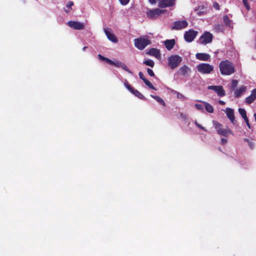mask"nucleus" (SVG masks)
Listing matches in <instances>:
<instances>
[{
	"mask_svg": "<svg viewBox=\"0 0 256 256\" xmlns=\"http://www.w3.org/2000/svg\"><path fill=\"white\" fill-rule=\"evenodd\" d=\"M212 124L214 127L215 128L218 134L227 136L228 134H232V132L230 128H223L222 126L218 122L213 120Z\"/></svg>",
	"mask_w": 256,
	"mask_h": 256,
	"instance_id": "nucleus-4",
	"label": "nucleus"
},
{
	"mask_svg": "<svg viewBox=\"0 0 256 256\" xmlns=\"http://www.w3.org/2000/svg\"><path fill=\"white\" fill-rule=\"evenodd\" d=\"M182 60V58L178 55H172L168 58V66L172 69H174L180 64Z\"/></svg>",
	"mask_w": 256,
	"mask_h": 256,
	"instance_id": "nucleus-3",
	"label": "nucleus"
},
{
	"mask_svg": "<svg viewBox=\"0 0 256 256\" xmlns=\"http://www.w3.org/2000/svg\"><path fill=\"white\" fill-rule=\"evenodd\" d=\"M138 75L140 78L144 81V80H146V78H144V74L142 72H140L138 73Z\"/></svg>",
	"mask_w": 256,
	"mask_h": 256,
	"instance_id": "nucleus-39",
	"label": "nucleus"
},
{
	"mask_svg": "<svg viewBox=\"0 0 256 256\" xmlns=\"http://www.w3.org/2000/svg\"><path fill=\"white\" fill-rule=\"evenodd\" d=\"M194 124H195L196 126L199 128H200L203 130H204L206 132V130L204 127H203L202 125L199 124L196 121L194 122Z\"/></svg>",
	"mask_w": 256,
	"mask_h": 256,
	"instance_id": "nucleus-33",
	"label": "nucleus"
},
{
	"mask_svg": "<svg viewBox=\"0 0 256 256\" xmlns=\"http://www.w3.org/2000/svg\"><path fill=\"white\" fill-rule=\"evenodd\" d=\"M242 0V2H243L245 6L246 9L248 10H249L250 9V6L248 4V0Z\"/></svg>",
	"mask_w": 256,
	"mask_h": 256,
	"instance_id": "nucleus-34",
	"label": "nucleus"
},
{
	"mask_svg": "<svg viewBox=\"0 0 256 256\" xmlns=\"http://www.w3.org/2000/svg\"><path fill=\"white\" fill-rule=\"evenodd\" d=\"M175 44L174 40H166L164 42V45L168 50L172 49Z\"/></svg>",
	"mask_w": 256,
	"mask_h": 256,
	"instance_id": "nucleus-20",
	"label": "nucleus"
},
{
	"mask_svg": "<svg viewBox=\"0 0 256 256\" xmlns=\"http://www.w3.org/2000/svg\"><path fill=\"white\" fill-rule=\"evenodd\" d=\"M104 32L108 38L111 42L116 43L118 42V38L116 37L110 28H104Z\"/></svg>",
	"mask_w": 256,
	"mask_h": 256,
	"instance_id": "nucleus-14",
	"label": "nucleus"
},
{
	"mask_svg": "<svg viewBox=\"0 0 256 256\" xmlns=\"http://www.w3.org/2000/svg\"><path fill=\"white\" fill-rule=\"evenodd\" d=\"M98 58L100 60H105L107 62H108V60H110L109 58H105L103 56H102V55L100 54H98Z\"/></svg>",
	"mask_w": 256,
	"mask_h": 256,
	"instance_id": "nucleus-37",
	"label": "nucleus"
},
{
	"mask_svg": "<svg viewBox=\"0 0 256 256\" xmlns=\"http://www.w3.org/2000/svg\"><path fill=\"white\" fill-rule=\"evenodd\" d=\"M249 145H250V146L251 148H252V144L250 142H249Z\"/></svg>",
	"mask_w": 256,
	"mask_h": 256,
	"instance_id": "nucleus-48",
	"label": "nucleus"
},
{
	"mask_svg": "<svg viewBox=\"0 0 256 256\" xmlns=\"http://www.w3.org/2000/svg\"><path fill=\"white\" fill-rule=\"evenodd\" d=\"M212 40V35L209 32H206L199 38V42L201 44H206L210 43Z\"/></svg>",
	"mask_w": 256,
	"mask_h": 256,
	"instance_id": "nucleus-6",
	"label": "nucleus"
},
{
	"mask_svg": "<svg viewBox=\"0 0 256 256\" xmlns=\"http://www.w3.org/2000/svg\"><path fill=\"white\" fill-rule=\"evenodd\" d=\"M65 12H66V13H69V12H70L69 8L65 9Z\"/></svg>",
	"mask_w": 256,
	"mask_h": 256,
	"instance_id": "nucleus-45",
	"label": "nucleus"
},
{
	"mask_svg": "<svg viewBox=\"0 0 256 256\" xmlns=\"http://www.w3.org/2000/svg\"><path fill=\"white\" fill-rule=\"evenodd\" d=\"M256 98V88L253 90L251 94L246 98V102L250 104L252 103Z\"/></svg>",
	"mask_w": 256,
	"mask_h": 256,
	"instance_id": "nucleus-18",
	"label": "nucleus"
},
{
	"mask_svg": "<svg viewBox=\"0 0 256 256\" xmlns=\"http://www.w3.org/2000/svg\"><path fill=\"white\" fill-rule=\"evenodd\" d=\"M151 4H154L156 3V0H148Z\"/></svg>",
	"mask_w": 256,
	"mask_h": 256,
	"instance_id": "nucleus-43",
	"label": "nucleus"
},
{
	"mask_svg": "<svg viewBox=\"0 0 256 256\" xmlns=\"http://www.w3.org/2000/svg\"><path fill=\"white\" fill-rule=\"evenodd\" d=\"M218 102L222 105H224L225 104V102L222 100H219Z\"/></svg>",
	"mask_w": 256,
	"mask_h": 256,
	"instance_id": "nucleus-44",
	"label": "nucleus"
},
{
	"mask_svg": "<svg viewBox=\"0 0 256 256\" xmlns=\"http://www.w3.org/2000/svg\"><path fill=\"white\" fill-rule=\"evenodd\" d=\"M220 70L223 75L229 76L235 72L232 64L228 60H222L220 63Z\"/></svg>",
	"mask_w": 256,
	"mask_h": 256,
	"instance_id": "nucleus-1",
	"label": "nucleus"
},
{
	"mask_svg": "<svg viewBox=\"0 0 256 256\" xmlns=\"http://www.w3.org/2000/svg\"><path fill=\"white\" fill-rule=\"evenodd\" d=\"M194 106L198 110L202 111L204 110V106L202 104H194Z\"/></svg>",
	"mask_w": 256,
	"mask_h": 256,
	"instance_id": "nucleus-31",
	"label": "nucleus"
},
{
	"mask_svg": "<svg viewBox=\"0 0 256 256\" xmlns=\"http://www.w3.org/2000/svg\"><path fill=\"white\" fill-rule=\"evenodd\" d=\"M121 68L122 69H123L124 70L126 71L128 73L130 74H132V72L128 69V68L127 66L125 64H124V63L122 64V66H121Z\"/></svg>",
	"mask_w": 256,
	"mask_h": 256,
	"instance_id": "nucleus-29",
	"label": "nucleus"
},
{
	"mask_svg": "<svg viewBox=\"0 0 256 256\" xmlns=\"http://www.w3.org/2000/svg\"><path fill=\"white\" fill-rule=\"evenodd\" d=\"M227 142V140L224 138H221V144H225Z\"/></svg>",
	"mask_w": 256,
	"mask_h": 256,
	"instance_id": "nucleus-40",
	"label": "nucleus"
},
{
	"mask_svg": "<svg viewBox=\"0 0 256 256\" xmlns=\"http://www.w3.org/2000/svg\"><path fill=\"white\" fill-rule=\"evenodd\" d=\"M245 122H246V125L248 126V128H250V124H249V122H248V118H246V119H244Z\"/></svg>",
	"mask_w": 256,
	"mask_h": 256,
	"instance_id": "nucleus-41",
	"label": "nucleus"
},
{
	"mask_svg": "<svg viewBox=\"0 0 256 256\" xmlns=\"http://www.w3.org/2000/svg\"><path fill=\"white\" fill-rule=\"evenodd\" d=\"M120 4L122 6H126L128 4L130 0H118Z\"/></svg>",
	"mask_w": 256,
	"mask_h": 256,
	"instance_id": "nucleus-32",
	"label": "nucleus"
},
{
	"mask_svg": "<svg viewBox=\"0 0 256 256\" xmlns=\"http://www.w3.org/2000/svg\"><path fill=\"white\" fill-rule=\"evenodd\" d=\"M208 88L214 91L219 96L222 97L226 95V92L222 86H210Z\"/></svg>",
	"mask_w": 256,
	"mask_h": 256,
	"instance_id": "nucleus-7",
	"label": "nucleus"
},
{
	"mask_svg": "<svg viewBox=\"0 0 256 256\" xmlns=\"http://www.w3.org/2000/svg\"><path fill=\"white\" fill-rule=\"evenodd\" d=\"M147 54L154 56L157 58H159L160 57V50L158 49L152 48L150 49L147 52Z\"/></svg>",
	"mask_w": 256,
	"mask_h": 256,
	"instance_id": "nucleus-17",
	"label": "nucleus"
},
{
	"mask_svg": "<svg viewBox=\"0 0 256 256\" xmlns=\"http://www.w3.org/2000/svg\"><path fill=\"white\" fill-rule=\"evenodd\" d=\"M214 68L213 66L206 63H201L196 66L198 72L202 74H210L213 71Z\"/></svg>",
	"mask_w": 256,
	"mask_h": 256,
	"instance_id": "nucleus-5",
	"label": "nucleus"
},
{
	"mask_svg": "<svg viewBox=\"0 0 256 256\" xmlns=\"http://www.w3.org/2000/svg\"><path fill=\"white\" fill-rule=\"evenodd\" d=\"M238 84V81L236 80H232V85L233 88L236 86Z\"/></svg>",
	"mask_w": 256,
	"mask_h": 256,
	"instance_id": "nucleus-38",
	"label": "nucleus"
},
{
	"mask_svg": "<svg viewBox=\"0 0 256 256\" xmlns=\"http://www.w3.org/2000/svg\"><path fill=\"white\" fill-rule=\"evenodd\" d=\"M108 62L109 64L115 66H116L118 68H121V66H122V64H124L123 62H120V61L116 60L115 62H114L112 60H108Z\"/></svg>",
	"mask_w": 256,
	"mask_h": 256,
	"instance_id": "nucleus-24",
	"label": "nucleus"
},
{
	"mask_svg": "<svg viewBox=\"0 0 256 256\" xmlns=\"http://www.w3.org/2000/svg\"><path fill=\"white\" fill-rule=\"evenodd\" d=\"M151 42L148 36H143L134 40V45L139 50H143L150 44Z\"/></svg>",
	"mask_w": 256,
	"mask_h": 256,
	"instance_id": "nucleus-2",
	"label": "nucleus"
},
{
	"mask_svg": "<svg viewBox=\"0 0 256 256\" xmlns=\"http://www.w3.org/2000/svg\"><path fill=\"white\" fill-rule=\"evenodd\" d=\"M87 48H88V47H86V46H84V47L83 48L82 50H86V49Z\"/></svg>",
	"mask_w": 256,
	"mask_h": 256,
	"instance_id": "nucleus-46",
	"label": "nucleus"
},
{
	"mask_svg": "<svg viewBox=\"0 0 256 256\" xmlns=\"http://www.w3.org/2000/svg\"><path fill=\"white\" fill-rule=\"evenodd\" d=\"M190 68L185 65L182 66L179 70L180 73L183 76L190 72Z\"/></svg>",
	"mask_w": 256,
	"mask_h": 256,
	"instance_id": "nucleus-21",
	"label": "nucleus"
},
{
	"mask_svg": "<svg viewBox=\"0 0 256 256\" xmlns=\"http://www.w3.org/2000/svg\"><path fill=\"white\" fill-rule=\"evenodd\" d=\"M224 112L228 118L231 121V122L232 124H234L236 122V120L234 110L230 108H226Z\"/></svg>",
	"mask_w": 256,
	"mask_h": 256,
	"instance_id": "nucleus-15",
	"label": "nucleus"
},
{
	"mask_svg": "<svg viewBox=\"0 0 256 256\" xmlns=\"http://www.w3.org/2000/svg\"><path fill=\"white\" fill-rule=\"evenodd\" d=\"M174 94H176V97L178 98L182 99V100H184L186 98L185 96L184 95H182V94H180L178 92H177L176 91H174Z\"/></svg>",
	"mask_w": 256,
	"mask_h": 256,
	"instance_id": "nucleus-30",
	"label": "nucleus"
},
{
	"mask_svg": "<svg viewBox=\"0 0 256 256\" xmlns=\"http://www.w3.org/2000/svg\"><path fill=\"white\" fill-rule=\"evenodd\" d=\"M196 57L198 60L204 61H208L210 60V56L206 53H198L196 55Z\"/></svg>",
	"mask_w": 256,
	"mask_h": 256,
	"instance_id": "nucleus-16",
	"label": "nucleus"
},
{
	"mask_svg": "<svg viewBox=\"0 0 256 256\" xmlns=\"http://www.w3.org/2000/svg\"><path fill=\"white\" fill-rule=\"evenodd\" d=\"M164 12V10H161L159 8H156L153 10H148L146 14L148 18H156L163 13Z\"/></svg>",
	"mask_w": 256,
	"mask_h": 256,
	"instance_id": "nucleus-9",
	"label": "nucleus"
},
{
	"mask_svg": "<svg viewBox=\"0 0 256 256\" xmlns=\"http://www.w3.org/2000/svg\"><path fill=\"white\" fill-rule=\"evenodd\" d=\"M246 90V87L245 86H242L236 90L234 94L235 96L237 98L240 97L243 93Z\"/></svg>",
	"mask_w": 256,
	"mask_h": 256,
	"instance_id": "nucleus-19",
	"label": "nucleus"
},
{
	"mask_svg": "<svg viewBox=\"0 0 256 256\" xmlns=\"http://www.w3.org/2000/svg\"><path fill=\"white\" fill-rule=\"evenodd\" d=\"M144 64L146 66H148L152 68H153L154 65V62L151 60H147L144 61Z\"/></svg>",
	"mask_w": 256,
	"mask_h": 256,
	"instance_id": "nucleus-27",
	"label": "nucleus"
},
{
	"mask_svg": "<svg viewBox=\"0 0 256 256\" xmlns=\"http://www.w3.org/2000/svg\"><path fill=\"white\" fill-rule=\"evenodd\" d=\"M124 85L126 88L135 96L140 99H143L144 98V96L138 90H134L128 84L126 80H124Z\"/></svg>",
	"mask_w": 256,
	"mask_h": 256,
	"instance_id": "nucleus-8",
	"label": "nucleus"
},
{
	"mask_svg": "<svg viewBox=\"0 0 256 256\" xmlns=\"http://www.w3.org/2000/svg\"><path fill=\"white\" fill-rule=\"evenodd\" d=\"M147 72L148 73V74L151 76H154V72L152 71V70L148 68H147Z\"/></svg>",
	"mask_w": 256,
	"mask_h": 256,
	"instance_id": "nucleus-35",
	"label": "nucleus"
},
{
	"mask_svg": "<svg viewBox=\"0 0 256 256\" xmlns=\"http://www.w3.org/2000/svg\"><path fill=\"white\" fill-rule=\"evenodd\" d=\"M174 0H157L158 6L162 8L172 6L174 4Z\"/></svg>",
	"mask_w": 256,
	"mask_h": 256,
	"instance_id": "nucleus-11",
	"label": "nucleus"
},
{
	"mask_svg": "<svg viewBox=\"0 0 256 256\" xmlns=\"http://www.w3.org/2000/svg\"><path fill=\"white\" fill-rule=\"evenodd\" d=\"M214 6L217 10H219V5L218 3H214Z\"/></svg>",
	"mask_w": 256,
	"mask_h": 256,
	"instance_id": "nucleus-42",
	"label": "nucleus"
},
{
	"mask_svg": "<svg viewBox=\"0 0 256 256\" xmlns=\"http://www.w3.org/2000/svg\"><path fill=\"white\" fill-rule=\"evenodd\" d=\"M74 5V2L72 1H68L66 5L68 8H71L72 6Z\"/></svg>",
	"mask_w": 256,
	"mask_h": 256,
	"instance_id": "nucleus-36",
	"label": "nucleus"
},
{
	"mask_svg": "<svg viewBox=\"0 0 256 256\" xmlns=\"http://www.w3.org/2000/svg\"><path fill=\"white\" fill-rule=\"evenodd\" d=\"M238 112L244 119H246V118H248L246 116V111L244 109L240 108L238 109Z\"/></svg>",
	"mask_w": 256,
	"mask_h": 256,
	"instance_id": "nucleus-26",
	"label": "nucleus"
},
{
	"mask_svg": "<svg viewBox=\"0 0 256 256\" xmlns=\"http://www.w3.org/2000/svg\"><path fill=\"white\" fill-rule=\"evenodd\" d=\"M200 102H202L206 110L209 113H212L214 112V108L210 104L204 102V101H200Z\"/></svg>",
	"mask_w": 256,
	"mask_h": 256,
	"instance_id": "nucleus-22",
	"label": "nucleus"
},
{
	"mask_svg": "<svg viewBox=\"0 0 256 256\" xmlns=\"http://www.w3.org/2000/svg\"><path fill=\"white\" fill-rule=\"evenodd\" d=\"M150 96L155 99L159 104L165 106V102L160 97L151 94Z\"/></svg>",
	"mask_w": 256,
	"mask_h": 256,
	"instance_id": "nucleus-25",
	"label": "nucleus"
},
{
	"mask_svg": "<svg viewBox=\"0 0 256 256\" xmlns=\"http://www.w3.org/2000/svg\"><path fill=\"white\" fill-rule=\"evenodd\" d=\"M223 20L224 24L229 27H232V20L228 18V16H224L223 18Z\"/></svg>",
	"mask_w": 256,
	"mask_h": 256,
	"instance_id": "nucleus-23",
	"label": "nucleus"
},
{
	"mask_svg": "<svg viewBox=\"0 0 256 256\" xmlns=\"http://www.w3.org/2000/svg\"><path fill=\"white\" fill-rule=\"evenodd\" d=\"M254 117L256 122V112L254 114Z\"/></svg>",
	"mask_w": 256,
	"mask_h": 256,
	"instance_id": "nucleus-47",
	"label": "nucleus"
},
{
	"mask_svg": "<svg viewBox=\"0 0 256 256\" xmlns=\"http://www.w3.org/2000/svg\"><path fill=\"white\" fill-rule=\"evenodd\" d=\"M197 34L196 31L193 30L186 32L184 36V39L187 42H192L196 37Z\"/></svg>",
	"mask_w": 256,
	"mask_h": 256,
	"instance_id": "nucleus-10",
	"label": "nucleus"
},
{
	"mask_svg": "<svg viewBox=\"0 0 256 256\" xmlns=\"http://www.w3.org/2000/svg\"><path fill=\"white\" fill-rule=\"evenodd\" d=\"M188 25V23L186 20L176 21L174 23L172 27V29L180 30L186 28Z\"/></svg>",
	"mask_w": 256,
	"mask_h": 256,
	"instance_id": "nucleus-12",
	"label": "nucleus"
},
{
	"mask_svg": "<svg viewBox=\"0 0 256 256\" xmlns=\"http://www.w3.org/2000/svg\"><path fill=\"white\" fill-rule=\"evenodd\" d=\"M144 82L150 88L153 89L154 90H156V88L152 84L150 81H148L147 79L144 80Z\"/></svg>",
	"mask_w": 256,
	"mask_h": 256,
	"instance_id": "nucleus-28",
	"label": "nucleus"
},
{
	"mask_svg": "<svg viewBox=\"0 0 256 256\" xmlns=\"http://www.w3.org/2000/svg\"><path fill=\"white\" fill-rule=\"evenodd\" d=\"M68 24L70 28L78 30H82L84 27V26L83 24L75 21H69L68 22Z\"/></svg>",
	"mask_w": 256,
	"mask_h": 256,
	"instance_id": "nucleus-13",
	"label": "nucleus"
}]
</instances>
